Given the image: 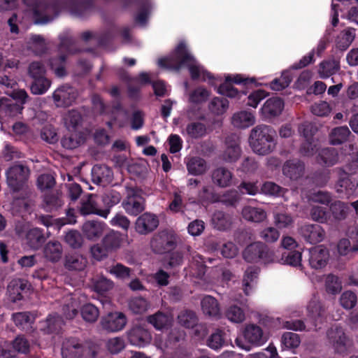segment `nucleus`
I'll return each instance as SVG.
<instances>
[{"instance_id":"obj_16","label":"nucleus","mask_w":358,"mask_h":358,"mask_svg":"<svg viewBox=\"0 0 358 358\" xmlns=\"http://www.w3.org/2000/svg\"><path fill=\"white\" fill-rule=\"evenodd\" d=\"M101 324L108 331H117L126 325L127 317L122 313H111L101 320Z\"/></svg>"},{"instance_id":"obj_54","label":"nucleus","mask_w":358,"mask_h":358,"mask_svg":"<svg viewBox=\"0 0 358 358\" xmlns=\"http://www.w3.org/2000/svg\"><path fill=\"white\" fill-rule=\"evenodd\" d=\"M210 92L202 87H199L189 94V101L194 104H201L206 101Z\"/></svg>"},{"instance_id":"obj_28","label":"nucleus","mask_w":358,"mask_h":358,"mask_svg":"<svg viewBox=\"0 0 358 358\" xmlns=\"http://www.w3.org/2000/svg\"><path fill=\"white\" fill-rule=\"evenodd\" d=\"M62 194L56 191L45 194L43 197L42 208L49 213L57 210L63 205Z\"/></svg>"},{"instance_id":"obj_22","label":"nucleus","mask_w":358,"mask_h":358,"mask_svg":"<svg viewBox=\"0 0 358 358\" xmlns=\"http://www.w3.org/2000/svg\"><path fill=\"white\" fill-rule=\"evenodd\" d=\"M44 258L52 263L58 262L63 255V247L58 241H50L43 247Z\"/></svg>"},{"instance_id":"obj_47","label":"nucleus","mask_w":358,"mask_h":358,"mask_svg":"<svg viewBox=\"0 0 358 358\" xmlns=\"http://www.w3.org/2000/svg\"><path fill=\"white\" fill-rule=\"evenodd\" d=\"M330 213L336 221L344 220L348 214V207L341 201H335L329 206Z\"/></svg>"},{"instance_id":"obj_56","label":"nucleus","mask_w":358,"mask_h":358,"mask_svg":"<svg viewBox=\"0 0 358 358\" xmlns=\"http://www.w3.org/2000/svg\"><path fill=\"white\" fill-rule=\"evenodd\" d=\"M80 313L83 320L90 323L96 322L99 315L98 308L91 303L83 306L80 310Z\"/></svg>"},{"instance_id":"obj_15","label":"nucleus","mask_w":358,"mask_h":358,"mask_svg":"<svg viewBox=\"0 0 358 358\" xmlns=\"http://www.w3.org/2000/svg\"><path fill=\"white\" fill-rule=\"evenodd\" d=\"M348 155L347 163L343 167L338 169L340 175H353L358 171V148L353 144H349L345 150Z\"/></svg>"},{"instance_id":"obj_34","label":"nucleus","mask_w":358,"mask_h":358,"mask_svg":"<svg viewBox=\"0 0 358 358\" xmlns=\"http://www.w3.org/2000/svg\"><path fill=\"white\" fill-rule=\"evenodd\" d=\"M355 38V29L348 28L341 31L335 40L336 48L340 51L346 50Z\"/></svg>"},{"instance_id":"obj_52","label":"nucleus","mask_w":358,"mask_h":358,"mask_svg":"<svg viewBox=\"0 0 358 358\" xmlns=\"http://www.w3.org/2000/svg\"><path fill=\"white\" fill-rule=\"evenodd\" d=\"M46 69L41 62L34 61L27 67V74L33 80L45 77Z\"/></svg>"},{"instance_id":"obj_48","label":"nucleus","mask_w":358,"mask_h":358,"mask_svg":"<svg viewBox=\"0 0 358 358\" xmlns=\"http://www.w3.org/2000/svg\"><path fill=\"white\" fill-rule=\"evenodd\" d=\"M178 321L185 328H193L198 322V317L194 311L186 309L178 314Z\"/></svg>"},{"instance_id":"obj_60","label":"nucleus","mask_w":358,"mask_h":358,"mask_svg":"<svg viewBox=\"0 0 358 358\" xmlns=\"http://www.w3.org/2000/svg\"><path fill=\"white\" fill-rule=\"evenodd\" d=\"M325 289L327 293L336 294L342 289L341 282L337 276L329 274L325 279Z\"/></svg>"},{"instance_id":"obj_62","label":"nucleus","mask_w":358,"mask_h":358,"mask_svg":"<svg viewBox=\"0 0 358 358\" xmlns=\"http://www.w3.org/2000/svg\"><path fill=\"white\" fill-rule=\"evenodd\" d=\"M55 184V178L50 173H43L36 180V186L42 192L53 188Z\"/></svg>"},{"instance_id":"obj_2","label":"nucleus","mask_w":358,"mask_h":358,"mask_svg":"<svg viewBox=\"0 0 358 358\" xmlns=\"http://www.w3.org/2000/svg\"><path fill=\"white\" fill-rule=\"evenodd\" d=\"M275 131L268 126L257 125L251 130L249 143L252 150L259 155H266L275 148Z\"/></svg>"},{"instance_id":"obj_14","label":"nucleus","mask_w":358,"mask_h":358,"mask_svg":"<svg viewBox=\"0 0 358 358\" xmlns=\"http://www.w3.org/2000/svg\"><path fill=\"white\" fill-rule=\"evenodd\" d=\"M159 220L152 213H144L140 215L135 223L136 231L140 234H148L157 228Z\"/></svg>"},{"instance_id":"obj_19","label":"nucleus","mask_w":358,"mask_h":358,"mask_svg":"<svg viewBox=\"0 0 358 358\" xmlns=\"http://www.w3.org/2000/svg\"><path fill=\"white\" fill-rule=\"evenodd\" d=\"M36 24H45L51 21L57 15V8L55 5L40 3L34 9Z\"/></svg>"},{"instance_id":"obj_27","label":"nucleus","mask_w":358,"mask_h":358,"mask_svg":"<svg viewBox=\"0 0 358 358\" xmlns=\"http://www.w3.org/2000/svg\"><path fill=\"white\" fill-rule=\"evenodd\" d=\"M47 237L38 227L28 230L25 235L26 244L32 250H37L46 241Z\"/></svg>"},{"instance_id":"obj_35","label":"nucleus","mask_w":358,"mask_h":358,"mask_svg":"<svg viewBox=\"0 0 358 358\" xmlns=\"http://www.w3.org/2000/svg\"><path fill=\"white\" fill-rule=\"evenodd\" d=\"M201 306L203 313L209 317H220V308L217 299L210 295L205 296L201 301Z\"/></svg>"},{"instance_id":"obj_5","label":"nucleus","mask_w":358,"mask_h":358,"mask_svg":"<svg viewBox=\"0 0 358 358\" xmlns=\"http://www.w3.org/2000/svg\"><path fill=\"white\" fill-rule=\"evenodd\" d=\"M29 175V167L20 164H14L6 171L8 185L13 192H17L23 187Z\"/></svg>"},{"instance_id":"obj_51","label":"nucleus","mask_w":358,"mask_h":358,"mask_svg":"<svg viewBox=\"0 0 358 358\" xmlns=\"http://www.w3.org/2000/svg\"><path fill=\"white\" fill-rule=\"evenodd\" d=\"M274 224L278 229H285L292 227L294 218L291 214L286 212L276 213L274 214Z\"/></svg>"},{"instance_id":"obj_45","label":"nucleus","mask_w":358,"mask_h":358,"mask_svg":"<svg viewBox=\"0 0 358 358\" xmlns=\"http://www.w3.org/2000/svg\"><path fill=\"white\" fill-rule=\"evenodd\" d=\"M187 167L189 173L194 176L202 175L208 170L206 162L199 157H192L188 161Z\"/></svg>"},{"instance_id":"obj_63","label":"nucleus","mask_w":358,"mask_h":358,"mask_svg":"<svg viewBox=\"0 0 358 358\" xmlns=\"http://www.w3.org/2000/svg\"><path fill=\"white\" fill-rule=\"evenodd\" d=\"M48 333H57L64 324L62 318L58 315H50L45 321Z\"/></svg>"},{"instance_id":"obj_29","label":"nucleus","mask_w":358,"mask_h":358,"mask_svg":"<svg viewBox=\"0 0 358 358\" xmlns=\"http://www.w3.org/2000/svg\"><path fill=\"white\" fill-rule=\"evenodd\" d=\"M213 227L219 231H227L231 229L233 225L232 216L222 210H216L211 219Z\"/></svg>"},{"instance_id":"obj_3","label":"nucleus","mask_w":358,"mask_h":358,"mask_svg":"<svg viewBox=\"0 0 358 358\" xmlns=\"http://www.w3.org/2000/svg\"><path fill=\"white\" fill-rule=\"evenodd\" d=\"M243 258L249 263L263 262L265 264H272L276 261L273 250L262 241L253 242L243 250Z\"/></svg>"},{"instance_id":"obj_38","label":"nucleus","mask_w":358,"mask_h":358,"mask_svg":"<svg viewBox=\"0 0 358 358\" xmlns=\"http://www.w3.org/2000/svg\"><path fill=\"white\" fill-rule=\"evenodd\" d=\"M339 155L334 148H324L320 150L317 161L326 166H331L338 162Z\"/></svg>"},{"instance_id":"obj_21","label":"nucleus","mask_w":358,"mask_h":358,"mask_svg":"<svg viewBox=\"0 0 358 358\" xmlns=\"http://www.w3.org/2000/svg\"><path fill=\"white\" fill-rule=\"evenodd\" d=\"M329 259V251L323 245H318L310 250V264L316 269L326 266Z\"/></svg>"},{"instance_id":"obj_39","label":"nucleus","mask_w":358,"mask_h":358,"mask_svg":"<svg viewBox=\"0 0 358 358\" xmlns=\"http://www.w3.org/2000/svg\"><path fill=\"white\" fill-rule=\"evenodd\" d=\"M243 217L250 222H261L267 217L265 210L252 206H245L241 212Z\"/></svg>"},{"instance_id":"obj_46","label":"nucleus","mask_w":358,"mask_h":358,"mask_svg":"<svg viewBox=\"0 0 358 358\" xmlns=\"http://www.w3.org/2000/svg\"><path fill=\"white\" fill-rule=\"evenodd\" d=\"M92 285L94 291L103 294L113 287V282L103 275H96L92 279Z\"/></svg>"},{"instance_id":"obj_7","label":"nucleus","mask_w":358,"mask_h":358,"mask_svg":"<svg viewBox=\"0 0 358 358\" xmlns=\"http://www.w3.org/2000/svg\"><path fill=\"white\" fill-rule=\"evenodd\" d=\"M177 245V236L167 230L157 234L151 241V247L153 251L158 254H163L175 249Z\"/></svg>"},{"instance_id":"obj_26","label":"nucleus","mask_w":358,"mask_h":358,"mask_svg":"<svg viewBox=\"0 0 358 358\" xmlns=\"http://www.w3.org/2000/svg\"><path fill=\"white\" fill-rule=\"evenodd\" d=\"M87 258L80 254H69L65 256L64 266L69 271H81L87 265Z\"/></svg>"},{"instance_id":"obj_40","label":"nucleus","mask_w":358,"mask_h":358,"mask_svg":"<svg viewBox=\"0 0 358 358\" xmlns=\"http://www.w3.org/2000/svg\"><path fill=\"white\" fill-rule=\"evenodd\" d=\"M27 48L37 56L45 54L48 50L45 38L40 35H33L31 36L27 42Z\"/></svg>"},{"instance_id":"obj_10","label":"nucleus","mask_w":358,"mask_h":358,"mask_svg":"<svg viewBox=\"0 0 358 358\" xmlns=\"http://www.w3.org/2000/svg\"><path fill=\"white\" fill-rule=\"evenodd\" d=\"M86 345L75 338L65 339L62 345V358H83Z\"/></svg>"},{"instance_id":"obj_33","label":"nucleus","mask_w":358,"mask_h":358,"mask_svg":"<svg viewBox=\"0 0 358 358\" xmlns=\"http://www.w3.org/2000/svg\"><path fill=\"white\" fill-rule=\"evenodd\" d=\"M351 131L347 126L336 127L332 129L329 134L331 145H339L348 141Z\"/></svg>"},{"instance_id":"obj_24","label":"nucleus","mask_w":358,"mask_h":358,"mask_svg":"<svg viewBox=\"0 0 358 358\" xmlns=\"http://www.w3.org/2000/svg\"><path fill=\"white\" fill-rule=\"evenodd\" d=\"M104 231V224L96 220L85 222L82 227V231L87 239L94 241L99 238Z\"/></svg>"},{"instance_id":"obj_50","label":"nucleus","mask_w":358,"mask_h":358,"mask_svg":"<svg viewBox=\"0 0 358 358\" xmlns=\"http://www.w3.org/2000/svg\"><path fill=\"white\" fill-rule=\"evenodd\" d=\"M61 49L66 51L69 54L73 55L81 52V50L76 47V40L67 34L59 36Z\"/></svg>"},{"instance_id":"obj_11","label":"nucleus","mask_w":358,"mask_h":358,"mask_svg":"<svg viewBox=\"0 0 358 358\" xmlns=\"http://www.w3.org/2000/svg\"><path fill=\"white\" fill-rule=\"evenodd\" d=\"M240 138L236 134H231L226 137V149L222 154V159L227 162H234L241 156Z\"/></svg>"},{"instance_id":"obj_57","label":"nucleus","mask_w":358,"mask_h":358,"mask_svg":"<svg viewBox=\"0 0 358 358\" xmlns=\"http://www.w3.org/2000/svg\"><path fill=\"white\" fill-rule=\"evenodd\" d=\"M66 243L73 249L80 248L84 243L81 234L76 230L68 231L64 237Z\"/></svg>"},{"instance_id":"obj_8","label":"nucleus","mask_w":358,"mask_h":358,"mask_svg":"<svg viewBox=\"0 0 358 358\" xmlns=\"http://www.w3.org/2000/svg\"><path fill=\"white\" fill-rule=\"evenodd\" d=\"M145 199L132 187L127 188V197L122 202L126 212L132 215H137L145 210Z\"/></svg>"},{"instance_id":"obj_49","label":"nucleus","mask_w":358,"mask_h":358,"mask_svg":"<svg viewBox=\"0 0 358 358\" xmlns=\"http://www.w3.org/2000/svg\"><path fill=\"white\" fill-rule=\"evenodd\" d=\"M229 108V101L224 97H215L208 104L210 111L216 115H222Z\"/></svg>"},{"instance_id":"obj_32","label":"nucleus","mask_w":358,"mask_h":358,"mask_svg":"<svg viewBox=\"0 0 358 358\" xmlns=\"http://www.w3.org/2000/svg\"><path fill=\"white\" fill-rule=\"evenodd\" d=\"M211 179L215 185L220 187H227L231 183L232 173L224 167H218L213 170Z\"/></svg>"},{"instance_id":"obj_23","label":"nucleus","mask_w":358,"mask_h":358,"mask_svg":"<svg viewBox=\"0 0 358 358\" xmlns=\"http://www.w3.org/2000/svg\"><path fill=\"white\" fill-rule=\"evenodd\" d=\"M79 208L80 214L87 215L96 214L102 217L106 218L108 215V210H102L93 199V195L90 194L86 200H82Z\"/></svg>"},{"instance_id":"obj_20","label":"nucleus","mask_w":358,"mask_h":358,"mask_svg":"<svg viewBox=\"0 0 358 358\" xmlns=\"http://www.w3.org/2000/svg\"><path fill=\"white\" fill-rule=\"evenodd\" d=\"M113 171L106 165H94L92 170V182L96 185H106L113 180Z\"/></svg>"},{"instance_id":"obj_36","label":"nucleus","mask_w":358,"mask_h":358,"mask_svg":"<svg viewBox=\"0 0 358 358\" xmlns=\"http://www.w3.org/2000/svg\"><path fill=\"white\" fill-rule=\"evenodd\" d=\"M64 124L69 131H80L83 126V117L76 110H69L64 117Z\"/></svg>"},{"instance_id":"obj_42","label":"nucleus","mask_w":358,"mask_h":358,"mask_svg":"<svg viewBox=\"0 0 358 358\" xmlns=\"http://www.w3.org/2000/svg\"><path fill=\"white\" fill-rule=\"evenodd\" d=\"M101 241L106 248L112 252L120 248L123 236L120 232L111 231L103 237Z\"/></svg>"},{"instance_id":"obj_61","label":"nucleus","mask_w":358,"mask_h":358,"mask_svg":"<svg viewBox=\"0 0 358 358\" xmlns=\"http://www.w3.org/2000/svg\"><path fill=\"white\" fill-rule=\"evenodd\" d=\"M282 345L288 349H294L299 346L301 338L299 334L294 332H285L281 337Z\"/></svg>"},{"instance_id":"obj_1","label":"nucleus","mask_w":358,"mask_h":358,"mask_svg":"<svg viewBox=\"0 0 358 358\" xmlns=\"http://www.w3.org/2000/svg\"><path fill=\"white\" fill-rule=\"evenodd\" d=\"M158 64L165 69L178 71L181 67L187 66L193 80L200 76L199 66L195 64L194 57L187 52L185 44L180 43L176 49L173 56L169 58L159 59Z\"/></svg>"},{"instance_id":"obj_59","label":"nucleus","mask_w":358,"mask_h":358,"mask_svg":"<svg viewBox=\"0 0 358 358\" xmlns=\"http://www.w3.org/2000/svg\"><path fill=\"white\" fill-rule=\"evenodd\" d=\"M241 200L240 195L236 190H229L222 196H219V201L228 207H236Z\"/></svg>"},{"instance_id":"obj_30","label":"nucleus","mask_w":358,"mask_h":358,"mask_svg":"<svg viewBox=\"0 0 358 358\" xmlns=\"http://www.w3.org/2000/svg\"><path fill=\"white\" fill-rule=\"evenodd\" d=\"M28 289L27 282L21 279L11 280L7 287L10 300L15 303L23 298L22 293Z\"/></svg>"},{"instance_id":"obj_9","label":"nucleus","mask_w":358,"mask_h":358,"mask_svg":"<svg viewBox=\"0 0 358 358\" xmlns=\"http://www.w3.org/2000/svg\"><path fill=\"white\" fill-rule=\"evenodd\" d=\"M78 96V90L69 85L59 87L52 94L55 104L59 108H66L71 106Z\"/></svg>"},{"instance_id":"obj_43","label":"nucleus","mask_w":358,"mask_h":358,"mask_svg":"<svg viewBox=\"0 0 358 358\" xmlns=\"http://www.w3.org/2000/svg\"><path fill=\"white\" fill-rule=\"evenodd\" d=\"M129 309L136 315L145 313L150 308V303L142 296L132 297L128 301Z\"/></svg>"},{"instance_id":"obj_18","label":"nucleus","mask_w":358,"mask_h":358,"mask_svg":"<svg viewBox=\"0 0 358 358\" xmlns=\"http://www.w3.org/2000/svg\"><path fill=\"white\" fill-rule=\"evenodd\" d=\"M300 234L311 244L321 242L324 238V231L318 224H310L302 226L299 229Z\"/></svg>"},{"instance_id":"obj_64","label":"nucleus","mask_w":358,"mask_h":358,"mask_svg":"<svg viewBox=\"0 0 358 358\" xmlns=\"http://www.w3.org/2000/svg\"><path fill=\"white\" fill-rule=\"evenodd\" d=\"M341 306L347 310L352 309L357 303V296L355 292L350 290L342 293L339 299Z\"/></svg>"},{"instance_id":"obj_4","label":"nucleus","mask_w":358,"mask_h":358,"mask_svg":"<svg viewBox=\"0 0 358 358\" xmlns=\"http://www.w3.org/2000/svg\"><path fill=\"white\" fill-rule=\"evenodd\" d=\"M326 337L329 345L336 354L346 355L352 345L350 339L341 327L334 326L329 328L327 331Z\"/></svg>"},{"instance_id":"obj_58","label":"nucleus","mask_w":358,"mask_h":358,"mask_svg":"<svg viewBox=\"0 0 358 358\" xmlns=\"http://www.w3.org/2000/svg\"><path fill=\"white\" fill-rule=\"evenodd\" d=\"M51 81L46 77L34 79L30 85V90L34 94H42L50 87Z\"/></svg>"},{"instance_id":"obj_44","label":"nucleus","mask_w":358,"mask_h":358,"mask_svg":"<svg viewBox=\"0 0 358 358\" xmlns=\"http://www.w3.org/2000/svg\"><path fill=\"white\" fill-rule=\"evenodd\" d=\"M23 107L17 104L13 99L3 97L0 99V112L9 116H15L21 113Z\"/></svg>"},{"instance_id":"obj_55","label":"nucleus","mask_w":358,"mask_h":358,"mask_svg":"<svg viewBox=\"0 0 358 358\" xmlns=\"http://www.w3.org/2000/svg\"><path fill=\"white\" fill-rule=\"evenodd\" d=\"M198 198L201 202L216 203L219 201V195L215 193L213 187L203 186L198 193Z\"/></svg>"},{"instance_id":"obj_53","label":"nucleus","mask_w":358,"mask_h":358,"mask_svg":"<svg viewBox=\"0 0 358 358\" xmlns=\"http://www.w3.org/2000/svg\"><path fill=\"white\" fill-rule=\"evenodd\" d=\"M332 195L327 191L318 190L310 194L308 200L313 203L328 206L331 203Z\"/></svg>"},{"instance_id":"obj_12","label":"nucleus","mask_w":358,"mask_h":358,"mask_svg":"<svg viewBox=\"0 0 358 358\" xmlns=\"http://www.w3.org/2000/svg\"><path fill=\"white\" fill-rule=\"evenodd\" d=\"M285 106L284 101L278 96L269 98L261 108V114L266 120H271L281 115Z\"/></svg>"},{"instance_id":"obj_13","label":"nucleus","mask_w":358,"mask_h":358,"mask_svg":"<svg viewBox=\"0 0 358 358\" xmlns=\"http://www.w3.org/2000/svg\"><path fill=\"white\" fill-rule=\"evenodd\" d=\"M129 342L134 345H142L149 343L152 340V336L149 330L144 324H136L127 332Z\"/></svg>"},{"instance_id":"obj_31","label":"nucleus","mask_w":358,"mask_h":358,"mask_svg":"<svg viewBox=\"0 0 358 358\" xmlns=\"http://www.w3.org/2000/svg\"><path fill=\"white\" fill-rule=\"evenodd\" d=\"M80 302L75 294L68 296L62 306V315L66 320L73 319L78 314Z\"/></svg>"},{"instance_id":"obj_37","label":"nucleus","mask_w":358,"mask_h":358,"mask_svg":"<svg viewBox=\"0 0 358 358\" xmlns=\"http://www.w3.org/2000/svg\"><path fill=\"white\" fill-rule=\"evenodd\" d=\"M255 117L252 113L243 110L234 114L231 118L233 125L238 128L248 127L255 124Z\"/></svg>"},{"instance_id":"obj_25","label":"nucleus","mask_w":358,"mask_h":358,"mask_svg":"<svg viewBox=\"0 0 358 358\" xmlns=\"http://www.w3.org/2000/svg\"><path fill=\"white\" fill-rule=\"evenodd\" d=\"M70 134L64 136L61 143L63 148L73 150L83 145L87 139L86 134L82 131H69Z\"/></svg>"},{"instance_id":"obj_6","label":"nucleus","mask_w":358,"mask_h":358,"mask_svg":"<svg viewBox=\"0 0 358 358\" xmlns=\"http://www.w3.org/2000/svg\"><path fill=\"white\" fill-rule=\"evenodd\" d=\"M245 341L241 338L235 340L241 348L249 351L252 345H259L264 343V334L262 328L256 324L247 325L243 331Z\"/></svg>"},{"instance_id":"obj_17","label":"nucleus","mask_w":358,"mask_h":358,"mask_svg":"<svg viewBox=\"0 0 358 358\" xmlns=\"http://www.w3.org/2000/svg\"><path fill=\"white\" fill-rule=\"evenodd\" d=\"M305 169L304 162L297 159L287 160L282 166L283 174L292 180H297L303 177Z\"/></svg>"},{"instance_id":"obj_41","label":"nucleus","mask_w":358,"mask_h":358,"mask_svg":"<svg viewBox=\"0 0 358 358\" xmlns=\"http://www.w3.org/2000/svg\"><path fill=\"white\" fill-rule=\"evenodd\" d=\"M146 321L152 324L155 329L161 330L167 328L171 323V317L161 311L146 317Z\"/></svg>"}]
</instances>
